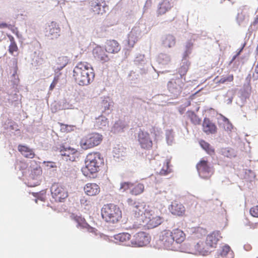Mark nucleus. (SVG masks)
I'll return each instance as SVG.
<instances>
[{
  "instance_id": "nucleus-20",
  "label": "nucleus",
  "mask_w": 258,
  "mask_h": 258,
  "mask_svg": "<svg viewBox=\"0 0 258 258\" xmlns=\"http://www.w3.org/2000/svg\"><path fill=\"white\" fill-rule=\"evenodd\" d=\"M113 102L111 99L109 97H104L101 98V101L99 104L100 109L102 113L105 115L109 114L113 107Z\"/></svg>"
},
{
  "instance_id": "nucleus-55",
  "label": "nucleus",
  "mask_w": 258,
  "mask_h": 258,
  "mask_svg": "<svg viewBox=\"0 0 258 258\" xmlns=\"http://www.w3.org/2000/svg\"><path fill=\"white\" fill-rule=\"evenodd\" d=\"M251 215L254 217H258V205L251 208L250 209Z\"/></svg>"
},
{
  "instance_id": "nucleus-29",
  "label": "nucleus",
  "mask_w": 258,
  "mask_h": 258,
  "mask_svg": "<svg viewBox=\"0 0 258 258\" xmlns=\"http://www.w3.org/2000/svg\"><path fill=\"white\" fill-rule=\"evenodd\" d=\"M85 193L89 196H95L100 192V187L96 183H87L84 187Z\"/></svg>"
},
{
  "instance_id": "nucleus-36",
  "label": "nucleus",
  "mask_w": 258,
  "mask_h": 258,
  "mask_svg": "<svg viewBox=\"0 0 258 258\" xmlns=\"http://www.w3.org/2000/svg\"><path fill=\"white\" fill-rule=\"evenodd\" d=\"M199 144L202 148L204 149L207 154L211 156L214 155L215 154V150L210 144L204 140H201L199 142Z\"/></svg>"
},
{
  "instance_id": "nucleus-12",
  "label": "nucleus",
  "mask_w": 258,
  "mask_h": 258,
  "mask_svg": "<svg viewBox=\"0 0 258 258\" xmlns=\"http://www.w3.org/2000/svg\"><path fill=\"white\" fill-rule=\"evenodd\" d=\"M144 57V55L138 54L134 59L135 64L137 66L136 71L141 75L146 74L149 68V64L147 63Z\"/></svg>"
},
{
  "instance_id": "nucleus-56",
  "label": "nucleus",
  "mask_w": 258,
  "mask_h": 258,
  "mask_svg": "<svg viewBox=\"0 0 258 258\" xmlns=\"http://www.w3.org/2000/svg\"><path fill=\"white\" fill-rule=\"evenodd\" d=\"M18 49V47L15 42H12L9 46V51L11 53H13L14 51H16Z\"/></svg>"
},
{
  "instance_id": "nucleus-19",
  "label": "nucleus",
  "mask_w": 258,
  "mask_h": 258,
  "mask_svg": "<svg viewBox=\"0 0 258 258\" xmlns=\"http://www.w3.org/2000/svg\"><path fill=\"white\" fill-rule=\"evenodd\" d=\"M145 205L144 203H139L137 206L132 210V212L135 215V217L138 219L140 221H143L144 218L146 216V213H149L151 210L146 208Z\"/></svg>"
},
{
  "instance_id": "nucleus-11",
  "label": "nucleus",
  "mask_w": 258,
  "mask_h": 258,
  "mask_svg": "<svg viewBox=\"0 0 258 258\" xmlns=\"http://www.w3.org/2000/svg\"><path fill=\"white\" fill-rule=\"evenodd\" d=\"M197 169L199 176L204 179L208 178L213 173L212 168L209 163L205 160H202L197 164Z\"/></svg>"
},
{
  "instance_id": "nucleus-51",
  "label": "nucleus",
  "mask_w": 258,
  "mask_h": 258,
  "mask_svg": "<svg viewBox=\"0 0 258 258\" xmlns=\"http://www.w3.org/2000/svg\"><path fill=\"white\" fill-rule=\"evenodd\" d=\"M16 69H17V68H15V71L11 77V82L13 85V87H14L15 86L17 85L19 83V79H18V76L17 75Z\"/></svg>"
},
{
  "instance_id": "nucleus-2",
  "label": "nucleus",
  "mask_w": 258,
  "mask_h": 258,
  "mask_svg": "<svg viewBox=\"0 0 258 258\" xmlns=\"http://www.w3.org/2000/svg\"><path fill=\"white\" fill-rule=\"evenodd\" d=\"M85 166L82 168L83 174L87 177L94 178L104 164V159L99 153L88 154L85 162Z\"/></svg>"
},
{
  "instance_id": "nucleus-22",
  "label": "nucleus",
  "mask_w": 258,
  "mask_h": 258,
  "mask_svg": "<svg viewBox=\"0 0 258 258\" xmlns=\"http://www.w3.org/2000/svg\"><path fill=\"white\" fill-rule=\"evenodd\" d=\"M169 210L172 214L178 216H183L185 211V209L183 205L176 201L172 202L171 204L169 207Z\"/></svg>"
},
{
  "instance_id": "nucleus-45",
  "label": "nucleus",
  "mask_w": 258,
  "mask_h": 258,
  "mask_svg": "<svg viewBox=\"0 0 258 258\" xmlns=\"http://www.w3.org/2000/svg\"><path fill=\"white\" fill-rule=\"evenodd\" d=\"M235 96V92L233 90H228L225 97L227 98L225 100V102L227 104H231L233 97Z\"/></svg>"
},
{
  "instance_id": "nucleus-14",
  "label": "nucleus",
  "mask_w": 258,
  "mask_h": 258,
  "mask_svg": "<svg viewBox=\"0 0 258 258\" xmlns=\"http://www.w3.org/2000/svg\"><path fill=\"white\" fill-rule=\"evenodd\" d=\"M77 151L75 149L70 147H66L64 145L61 146L59 148L60 155L62 159L66 161H73L75 159V154Z\"/></svg>"
},
{
  "instance_id": "nucleus-37",
  "label": "nucleus",
  "mask_w": 258,
  "mask_h": 258,
  "mask_svg": "<svg viewBox=\"0 0 258 258\" xmlns=\"http://www.w3.org/2000/svg\"><path fill=\"white\" fill-rule=\"evenodd\" d=\"M170 60V56L166 53H161L157 57V61L161 65L167 64Z\"/></svg>"
},
{
  "instance_id": "nucleus-58",
  "label": "nucleus",
  "mask_w": 258,
  "mask_h": 258,
  "mask_svg": "<svg viewBox=\"0 0 258 258\" xmlns=\"http://www.w3.org/2000/svg\"><path fill=\"white\" fill-rule=\"evenodd\" d=\"M7 130L8 131V132H12V133H13V131L18 130L16 125L15 124H12V123H11L10 124L9 123L7 125Z\"/></svg>"
},
{
  "instance_id": "nucleus-6",
  "label": "nucleus",
  "mask_w": 258,
  "mask_h": 258,
  "mask_svg": "<svg viewBox=\"0 0 258 258\" xmlns=\"http://www.w3.org/2000/svg\"><path fill=\"white\" fill-rule=\"evenodd\" d=\"M102 140V136L96 133H93L84 137L80 141L81 147L87 150L98 146Z\"/></svg>"
},
{
  "instance_id": "nucleus-61",
  "label": "nucleus",
  "mask_w": 258,
  "mask_h": 258,
  "mask_svg": "<svg viewBox=\"0 0 258 258\" xmlns=\"http://www.w3.org/2000/svg\"><path fill=\"white\" fill-rule=\"evenodd\" d=\"M44 163L46 164V166L49 168H54L56 167V163L51 161L44 162Z\"/></svg>"
},
{
  "instance_id": "nucleus-10",
  "label": "nucleus",
  "mask_w": 258,
  "mask_h": 258,
  "mask_svg": "<svg viewBox=\"0 0 258 258\" xmlns=\"http://www.w3.org/2000/svg\"><path fill=\"white\" fill-rule=\"evenodd\" d=\"M184 86V82L181 78L172 79L167 84L168 89L172 95V97L176 98L181 93Z\"/></svg>"
},
{
  "instance_id": "nucleus-28",
  "label": "nucleus",
  "mask_w": 258,
  "mask_h": 258,
  "mask_svg": "<svg viewBox=\"0 0 258 258\" xmlns=\"http://www.w3.org/2000/svg\"><path fill=\"white\" fill-rule=\"evenodd\" d=\"M105 47L106 52L111 53H117L120 50L119 43L114 40H107Z\"/></svg>"
},
{
  "instance_id": "nucleus-9",
  "label": "nucleus",
  "mask_w": 258,
  "mask_h": 258,
  "mask_svg": "<svg viewBox=\"0 0 258 258\" xmlns=\"http://www.w3.org/2000/svg\"><path fill=\"white\" fill-rule=\"evenodd\" d=\"M52 199L56 202H63L68 196V192L62 186L58 183H54L50 187Z\"/></svg>"
},
{
  "instance_id": "nucleus-63",
  "label": "nucleus",
  "mask_w": 258,
  "mask_h": 258,
  "mask_svg": "<svg viewBox=\"0 0 258 258\" xmlns=\"http://www.w3.org/2000/svg\"><path fill=\"white\" fill-rule=\"evenodd\" d=\"M252 78L254 80L258 79V67L256 66L254 70V73L253 74Z\"/></svg>"
},
{
  "instance_id": "nucleus-4",
  "label": "nucleus",
  "mask_w": 258,
  "mask_h": 258,
  "mask_svg": "<svg viewBox=\"0 0 258 258\" xmlns=\"http://www.w3.org/2000/svg\"><path fill=\"white\" fill-rule=\"evenodd\" d=\"M145 23L140 22L136 24L132 28L131 31L128 35L127 43L130 47H133L134 44L138 41L142 34L148 32Z\"/></svg>"
},
{
  "instance_id": "nucleus-46",
  "label": "nucleus",
  "mask_w": 258,
  "mask_h": 258,
  "mask_svg": "<svg viewBox=\"0 0 258 258\" xmlns=\"http://www.w3.org/2000/svg\"><path fill=\"white\" fill-rule=\"evenodd\" d=\"M134 186L133 183L131 182H123L120 183L119 190L122 192L126 191L127 189L133 187Z\"/></svg>"
},
{
  "instance_id": "nucleus-57",
  "label": "nucleus",
  "mask_w": 258,
  "mask_h": 258,
  "mask_svg": "<svg viewBox=\"0 0 258 258\" xmlns=\"http://www.w3.org/2000/svg\"><path fill=\"white\" fill-rule=\"evenodd\" d=\"M46 191L45 190H42L39 193H36L37 195L35 197L37 198V199L40 200L42 201H44V196L45 195Z\"/></svg>"
},
{
  "instance_id": "nucleus-40",
  "label": "nucleus",
  "mask_w": 258,
  "mask_h": 258,
  "mask_svg": "<svg viewBox=\"0 0 258 258\" xmlns=\"http://www.w3.org/2000/svg\"><path fill=\"white\" fill-rule=\"evenodd\" d=\"M220 153L222 155L228 158H232L236 156L234 150L229 147L222 148Z\"/></svg>"
},
{
  "instance_id": "nucleus-15",
  "label": "nucleus",
  "mask_w": 258,
  "mask_h": 258,
  "mask_svg": "<svg viewBox=\"0 0 258 258\" xmlns=\"http://www.w3.org/2000/svg\"><path fill=\"white\" fill-rule=\"evenodd\" d=\"M134 240L131 241L133 245L142 247L149 242V238L147 234L144 232H140L134 235Z\"/></svg>"
},
{
  "instance_id": "nucleus-53",
  "label": "nucleus",
  "mask_w": 258,
  "mask_h": 258,
  "mask_svg": "<svg viewBox=\"0 0 258 258\" xmlns=\"http://www.w3.org/2000/svg\"><path fill=\"white\" fill-rule=\"evenodd\" d=\"M126 202L132 210L135 208L140 203L131 198H128Z\"/></svg>"
},
{
  "instance_id": "nucleus-5",
  "label": "nucleus",
  "mask_w": 258,
  "mask_h": 258,
  "mask_svg": "<svg viewBox=\"0 0 258 258\" xmlns=\"http://www.w3.org/2000/svg\"><path fill=\"white\" fill-rule=\"evenodd\" d=\"M145 23L140 22L136 24L132 28L131 31L128 35L127 43L130 47H133L134 44L138 41L142 34L148 32Z\"/></svg>"
},
{
  "instance_id": "nucleus-42",
  "label": "nucleus",
  "mask_w": 258,
  "mask_h": 258,
  "mask_svg": "<svg viewBox=\"0 0 258 258\" xmlns=\"http://www.w3.org/2000/svg\"><path fill=\"white\" fill-rule=\"evenodd\" d=\"M165 137L167 144L171 145L174 141V135L172 130L165 131Z\"/></svg>"
},
{
  "instance_id": "nucleus-26",
  "label": "nucleus",
  "mask_w": 258,
  "mask_h": 258,
  "mask_svg": "<svg viewBox=\"0 0 258 258\" xmlns=\"http://www.w3.org/2000/svg\"><path fill=\"white\" fill-rule=\"evenodd\" d=\"M42 170L40 167H36L31 170L29 175V179L34 180L31 186H36L40 184Z\"/></svg>"
},
{
  "instance_id": "nucleus-49",
  "label": "nucleus",
  "mask_w": 258,
  "mask_h": 258,
  "mask_svg": "<svg viewBox=\"0 0 258 258\" xmlns=\"http://www.w3.org/2000/svg\"><path fill=\"white\" fill-rule=\"evenodd\" d=\"M233 80V75H230L227 76H222L220 79L217 82L218 83L225 84L231 82Z\"/></svg>"
},
{
  "instance_id": "nucleus-41",
  "label": "nucleus",
  "mask_w": 258,
  "mask_h": 258,
  "mask_svg": "<svg viewBox=\"0 0 258 258\" xmlns=\"http://www.w3.org/2000/svg\"><path fill=\"white\" fill-rule=\"evenodd\" d=\"M144 190V185L142 183H138L133 187L130 191L132 195L137 196L142 194Z\"/></svg>"
},
{
  "instance_id": "nucleus-16",
  "label": "nucleus",
  "mask_w": 258,
  "mask_h": 258,
  "mask_svg": "<svg viewBox=\"0 0 258 258\" xmlns=\"http://www.w3.org/2000/svg\"><path fill=\"white\" fill-rule=\"evenodd\" d=\"M138 141L142 148L149 149L152 146V141L147 132L140 131L138 134Z\"/></svg>"
},
{
  "instance_id": "nucleus-44",
  "label": "nucleus",
  "mask_w": 258,
  "mask_h": 258,
  "mask_svg": "<svg viewBox=\"0 0 258 258\" xmlns=\"http://www.w3.org/2000/svg\"><path fill=\"white\" fill-rule=\"evenodd\" d=\"M188 116L190 121L195 125L200 124L201 122V119L195 114L194 111L188 112Z\"/></svg>"
},
{
  "instance_id": "nucleus-50",
  "label": "nucleus",
  "mask_w": 258,
  "mask_h": 258,
  "mask_svg": "<svg viewBox=\"0 0 258 258\" xmlns=\"http://www.w3.org/2000/svg\"><path fill=\"white\" fill-rule=\"evenodd\" d=\"M43 62V59L39 57V56L35 55L32 58V64L36 67L41 64Z\"/></svg>"
},
{
  "instance_id": "nucleus-25",
  "label": "nucleus",
  "mask_w": 258,
  "mask_h": 258,
  "mask_svg": "<svg viewBox=\"0 0 258 258\" xmlns=\"http://www.w3.org/2000/svg\"><path fill=\"white\" fill-rule=\"evenodd\" d=\"M195 250L193 251H189V253L197 254L199 253L202 255H206L208 253L211 252L209 247L207 244H205V242L199 241L194 245Z\"/></svg>"
},
{
  "instance_id": "nucleus-3",
  "label": "nucleus",
  "mask_w": 258,
  "mask_h": 258,
  "mask_svg": "<svg viewBox=\"0 0 258 258\" xmlns=\"http://www.w3.org/2000/svg\"><path fill=\"white\" fill-rule=\"evenodd\" d=\"M101 216L105 221L114 224L120 221L122 212L120 208L113 204L104 205L101 209Z\"/></svg>"
},
{
  "instance_id": "nucleus-27",
  "label": "nucleus",
  "mask_w": 258,
  "mask_h": 258,
  "mask_svg": "<svg viewBox=\"0 0 258 258\" xmlns=\"http://www.w3.org/2000/svg\"><path fill=\"white\" fill-rule=\"evenodd\" d=\"M173 7L169 0H162L157 7V14L158 16L165 14Z\"/></svg>"
},
{
  "instance_id": "nucleus-35",
  "label": "nucleus",
  "mask_w": 258,
  "mask_h": 258,
  "mask_svg": "<svg viewBox=\"0 0 258 258\" xmlns=\"http://www.w3.org/2000/svg\"><path fill=\"white\" fill-rule=\"evenodd\" d=\"M219 255L222 257L226 258H233V252L228 245H224L221 247L219 251Z\"/></svg>"
},
{
  "instance_id": "nucleus-62",
  "label": "nucleus",
  "mask_w": 258,
  "mask_h": 258,
  "mask_svg": "<svg viewBox=\"0 0 258 258\" xmlns=\"http://www.w3.org/2000/svg\"><path fill=\"white\" fill-rule=\"evenodd\" d=\"M62 69H60V68L55 67V69H54L55 77H57L59 79V77L61 75V73L60 72V71Z\"/></svg>"
},
{
  "instance_id": "nucleus-39",
  "label": "nucleus",
  "mask_w": 258,
  "mask_h": 258,
  "mask_svg": "<svg viewBox=\"0 0 258 258\" xmlns=\"http://www.w3.org/2000/svg\"><path fill=\"white\" fill-rule=\"evenodd\" d=\"M70 61V58L66 56H61L56 59V65L57 68L62 69L64 68Z\"/></svg>"
},
{
  "instance_id": "nucleus-60",
  "label": "nucleus",
  "mask_w": 258,
  "mask_h": 258,
  "mask_svg": "<svg viewBox=\"0 0 258 258\" xmlns=\"http://www.w3.org/2000/svg\"><path fill=\"white\" fill-rule=\"evenodd\" d=\"M244 16L242 13H238L236 20L239 24L244 20Z\"/></svg>"
},
{
  "instance_id": "nucleus-59",
  "label": "nucleus",
  "mask_w": 258,
  "mask_h": 258,
  "mask_svg": "<svg viewBox=\"0 0 258 258\" xmlns=\"http://www.w3.org/2000/svg\"><path fill=\"white\" fill-rule=\"evenodd\" d=\"M224 129L227 132H230L233 128L232 123L229 121L226 123H224Z\"/></svg>"
},
{
  "instance_id": "nucleus-24",
  "label": "nucleus",
  "mask_w": 258,
  "mask_h": 258,
  "mask_svg": "<svg viewBox=\"0 0 258 258\" xmlns=\"http://www.w3.org/2000/svg\"><path fill=\"white\" fill-rule=\"evenodd\" d=\"M103 48L97 46L93 50V54L94 57L98 60H100L102 62H107L109 60L108 55L105 53Z\"/></svg>"
},
{
  "instance_id": "nucleus-30",
  "label": "nucleus",
  "mask_w": 258,
  "mask_h": 258,
  "mask_svg": "<svg viewBox=\"0 0 258 258\" xmlns=\"http://www.w3.org/2000/svg\"><path fill=\"white\" fill-rule=\"evenodd\" d=\"M172 237L174 239V242H176V246H177L178 244L181 243L184 241L185 238V235L183 232L178 229H175L171 231Z\"/></svg>"
},
{
  "instance_id": "nucleus-33",
  "label": "nucleus",
  "mask_w": 258,
  "mask_h": 258,
  "mask_svg": "<svg viewBox=\"0 0 258 258\" xmlns=\"http://www.w3.org/2000/svg\"><path fill=\"white\" fill-rule=\"evenodd\" d=\"M189 65V62L186 59V57H183L180 67L178 69V73L180 75L179 78L182 80V77L186 74L188 71Z\"/></svg>"
},
{
  "instance_id": "nucleus-31",
  "label": "nucleus",
  "mask_w": 258,
  "mask_h": 258,
  "mask_svg": "<svg viewBox=\"0 0 258 258\" xmlns=\"http://www.w3.org/2000/svg\"><path fill=\"white\" fill-rule=\"evenodd\" d=\"M95 126L97 128L105 130L108 126V121L107 118L103 115L99 116L96 119Z\"/></svg>"
},
{
  "instance_id": "nucleus-17",
  "label": "nucleus",
  "mask_w": 258,
  "mask_h": 258,
  "mask_svg": "<svg viewBox=\"0 0 258 258\" xmlns=\"http://www.w3.org/2000/svg\"><path fill=\"white\" fill-rule=\"evenodd\" d=\"M60 29L58 25L52 22L46 28L45 36L50 39L57 38L60 35Z\"/></svg>"
},
{
  "instance_id": "nucleus-48",
  "label": "nucleus",
  "mask_w": 258,
  "mask_h": 258,
  "mask_svg": "<svg viewBox=\"0 0 258 258\" xmlns=\"http://www.w3.org/2000/svg\"><path fill=\"white\" fill-rule=\"evenodd\" d=\"M81 222H78L77 226H80L83 228H86L90 232H94L95 229L91 227L87 223H86L84 219L83 220L81 219Z\"/></svg>"
},
{
  "instance_id": "nucleus-54",
  "label": "nucleus",
  "mask_w": 258,
  "mask_h": 258,
  "mask_svg": "<svg viewBox=\"0 0 258 258\" xmlns=\"http://www.w3.org/2000/svg\"><path fill=\"white\" fill-rule=\"evenodd\" d=\"M192 44L190 42H187L186 44V49L185 50L183 57H186L191 53V49Z\"/></svg>"
},
{
  "instance_id": "nucleus-13",
  "label": "nucleus",
  "mask_w": 258,
  "mask_h": 258,
  "mask_svg": "<svg viewBox=\"0 0 258 258\" xmlns=\"http://www.w3.org/2000/svg\"><path fill=\"white\" fill-rule=\"evenodd\" d=\"M90 5L93 11L97 14H103L108 10V7L104 0H92Z\"/></svg>"
},
{
  "instance_id": "nucleus-43",
  "label": "nucleus",
  "mask_w": 258,
  "mask_h": 258,
  "mask_svg": "<svg viewBox=\"0 0 258 258\" xmlns=\"http://www.w3.org/2000/svg\"><path fill=\"white\" fill-rule=\"evenodd\" d=\"M139 72L131 71L128 75L127 79L131 83H137L140 79Z\"/></svg>"
},
{
  "instance_id": "nucleus-21",
  "label": "nucleus",
  "mask_w": 258,
  "mask_h": 258,
  "mask_svg": "<svg viewBox=\"0 0 258 258\" xmlns=\"http://www.w3.org/2000/svg\"><path fill=\"white\" fill-rule=\"evenodd\" d=\"M160 41L162 45L165 48H172L175 45L176 38L171 34H164L162 35Z\"/></svg>"
},
{
  "instance_id": "nucleus-18",
  "label": "nucleus",
  "mask_w": 258,
  "mask_h": 258,
  "mask_svg": "<svg viewBox=\"0 0 258 258\" xmlns=\"http://www.w3.org/2000/svg\"><path fill=\"white\" fill-rule=\"evenodd\" d=\"M222 237L219 234V231L213 232L209 234L205 241V244H207L211 252L216 247L217 242Z\"/></svg>"
},
{
  "instance_id": "nucleus-7",
  "label": "nucleus",
  "mask_w": 258,
  "mask_h": 258,
  "mask_svg": "<svg viewBox=\"0 0 258 258\" xmlns=\"http://www.w3.org/2000/svg\"><path fill=\"white\" fill-rule=\"evenodd\" d=\"M146 214V216L142 221V225L146 226L148 229L154 228L164 221V219L163 217L156 215L152 210H150L149 213H147Z\"/></svg>"
},
{
  "instance_id": "nucleus-38",
  "label": "nucleus",
  "mask_w": 258,
  "mask_h": 258,
  "mask_svg": "<svg viewBox=\"0 0 258 258\" xmlns=\"http://www.w3.org/2000/svg\"><path fill=\"white\" fill-rule=\"evenodd\" d=\"M18 149L20 152H21L22 155L26 158H33L34 157V152L25 146H19Z\"/></svg>"
},
{
  "instance_id": "nucleus-34",
  "label": "nucleus",
  "mask_w": 258,
  "mask_h": 258,
  "mask_svg": "<svg viewBox=\"0 0 258 258\" xmlns=\"http://www.w3.org/2000/svg\"><path fill=\"white\" fill-rule=\"evenodd\" d=\"M126 124L124 121L118 120L115 121L111 128V132L114 133H118L123 131V129L125 127Z\"/></svg>"
},
{
  "instance_id": "nucleus-32",
  "label": "nucleus",
  "mask_w": 258,
  "mask_h": 258,
  "mask_svg": "<svg viewBox=\"0 0 258 258\" xmlns=\"http://www.w3.org/2000/svg\"><path fill=\"white\" fill-rule=\"evenodd\" d=\"M114 239L124 245H130L127 242L131 238V235L128 233H120L114 236Z\"/></svg>"
},
{
  "instance_id": "nucleus-64",
  "label": "nucleus",
  "mask_w": 258,
  "mask_h": 258,
  "mask_svg": "<svg viewBox=\"0 0 258 258\" xmlns=\"http://www.w3.org/2000/svg\"><path fill=\"white\" fill-rule=\"evenodd\" d=\"M245 44H246V43H244L242 44V45L241 47V48H240V49H239V51L237 53L236 55H235V56H234V57H233V58L232 60H234V59L236 58V57L237 56L239 55L240 54V53L242 52V50H243V48L245 47Z\"/></svg>"
},
{
  "instance_id": "nucleus-1",
  "label": "nucleus",
  "mask_w": 258,
  "mask_h": 258,
  "mask_svg": "<svg viewBox=\"0 0 258 258\" xmlns=\"http://www.w3.org/2000/svg\"><path fill=\"white\" fill-rule=\"evenodd\" d=\"M73 77L75 82L80 86H87L94 80V69L88 62H80L74 69Z\"/></svg>"
},
{
  "instance_id": "nucleus-47",
  "label": "nucleus",
  "mask_w": 258,
  "mask_h": 258,
  "mask_svg": "<svg viewBox=\"0 0 258 258\" xmlns=\"http://www.w3.org/2000/svg\"><path fill=\"white\" fill-rule=\"evenodd\" d=\"M169 160H166L164 164L165 166L163 167L160 170L159 173L162 175H166L170 172V169L169 168Z\"/></svg>"
},
{
  "instance_id": "nucleus-8",
  "label": "nucleus",
  "mask_w": 258,
  "mask_h": 258,
  "mask_svg": "<svg viewBox=\"0 0 258 258\" xmlns=\"http://www.w3.org/2000/svg\"><path fill=\"white\" fill-rule=\"evenodd\" d=\"M159 240L165 248L172 250H178L170 230H164L161 232Z\"/></svg>"
},
{
  "instance_id": "nucleus-23",
  "label": "nucleus",
  "mask_w": 258,
  "mask_h": 258,
  "mask_svg": "<svg viewBox=\"0 0 258 258\" xmlns=\"http://www.w3.org/2000/svg\"><path fill=\"white\" fill-rule=\"evenodd\" d=\"M203 131L207 135L214 134L217 132V126L209 118L205 117L203 122Z\"/></svg>"
},
{
  "instance_id": "nucleus-52",
  "label": "nucleus",
  "mask_w": 258,
  "mask_h": 258,
  "mask_svg": "<svg viewBox=\"0 0 258 258\" xmlns=\"http://www.w3.org/2000/svg\"><path fill=\"white\" fill-rule=\"evenodd\" d=\"M60 107L61 109H68L72 108V105L67 101L66 99H62L60 102Z\"/></svg>"
}]
</instances>
